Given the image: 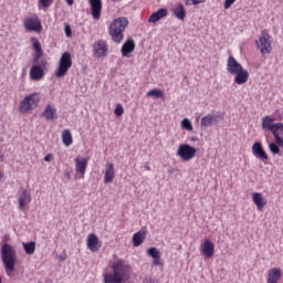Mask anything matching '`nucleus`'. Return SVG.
Masks as SVG:
<instances>
[{"label": "nucleus", "instance_id": "nucleus-1", "mask_svg": "<svg viewBox=\"0 0 283 283\" xmlns=\"http://www.w3.org/2000/svg\"><path fill=\"white\" fill-rule=\"evenodd\" d=\"M113 273L104 275V283H127L132 280V266L125 260L112 263Z\"/></svg>", "mask_w": 283, "mask_h": 283}, {"label": "nucleus", "instance_id": "nucleus-2", "mask_svg": "<svg viewBox=\"0 0 283 283\" xmlns=\"http://www.w3.org/2000/svg\"><path fill=\"white\" fill-rule=\"evenodd\" d=\"M227 72L230 76H234V83L237 85H244V83L249 81V71H247L233 55L228 57Z\"/></svg>", "mask_w": 283, "mask_h": 283}, {"label": "nucleus", "instance_id": "nucleus-3", "mask_svg": "<svg viewBox=\"0 0 283 283\" xmlns=\"http://www.w3.org/2000/svg\"><path fill=\"white\" fill-rule=\"evenodd\" d=\"M1 259L6 275L8 277H12L14 275V271H17V250L8 243L2 244Z\"/></svg>", "mask_w": 283, "mask_h": 283}, {"label": "nucleus", "instance_id": "nucleus-4", "mask_svg": "<svg viewBox=\"0 0 283 283\" xmlns=\"http://www.w3.org/2000/svg\"><path fill=\"white\" fill-rule=\"evenodd\" d=\"M127 25H129V20H127V18L125 17L117 18L111 23L108 33L111 34L114 43L123 42V40L125 39L123 32H125Z\"/></svg>", "mask_w": 283, "mask_h": 283}, {"label": "nucleus", "instance_id": "nucleus-5", "mask_svg": "<svg viewBox=\"0 0 283 283\" xmlns=\"http://www.w3.org/2000/svg\"><path fill=\"white\" fill-rule=\"evenodd\" d=\"M39 101H41L39 93L27 95L19 104L18 109L20 114H28V112H32L35 107L39 106Z\"/></svg>", "mask_w": 283, "mask_h": 283}, {"label": "nucleus", "instance_id": "nucleus-6", "mask_svg": "<svg viewBox=\"0 0 283 283\" xmlns=\"http://www.w3.org/2000/svg\"><path fill=\"white\" fill-rule=\"evenodd\" d=\"M273 40L269 31L263 30L259 40H256L255 45L260 53L264 56L265 54H271L273 46Z\"/></svg>", "mask_w": 283, "mask_h": 283}, {"label": "nucleus", "instance_id": "nucleus-7", "mask_svg": "<svg viewBox=\"0 0 283 283\" xmlns=\"http://www.w3.org/2000/svg\"><path fill=\"white\" fill-rule=\"evenodd\" d=\"M70 67H72V54L65 52L60 59L59 66L55 71V76L57 78H63V76L70 72Z\"/></svg>", "mask_w": 283, "mask_h": 283}, {"label": "nucleus", "instance_id": "nucleus-8", "mask_svg": "<svg viewBox=\"0 0 283 283\" xmlns=\"http://www.w3.org/2000/svg\"><path fill=\"white\" fill-rule=\"evenodd\" d=\"M197 151L198 150L189 144H181L178 147L177 156L185 163H189V160H193V158H196Z\"/></svg>", "mask_w": 283, "mask_h": 283}, {"label": "nucleus", "instance_id": "nucleus-9", "mask_svg": "<svg viewBox=\"0 0 283 283\" xmlns=\"http://www.w3.org/2000/svg\"><path fill=\"white\" fill-rule=\"evenodd\" d=\"M33 50L35 52L34 54V65H38V67H45L48 65V61L45 59L41 60V56H43V49L41 46V42L36 38H31Z\"/></svg>", "mask_w": 283, "mask_h": 283}, {"label": "nucleus", "instance_id": "nucleus-10", "mask_svg": "<svg viewBox=\"0 0 283 283\" xmlns=\"http://www.w3.org/2000/svg\"><path fill=\"white\" fill-rule=\"evenodd\" d=\"M23 25L25 30H29V32H41V30H43V25L41 24V19H39V15H32L24 19Z\"/></svg>", "mask_w": 283, "mask_h": 283}, {"label": "nucleus", "instance_id": "nucleus-11", "mask_svg": "<svg viewBox=\"0 0 283 283\" xmlns=\"http://www.w3.org/2000/svg\"><path fill=\"white\" fill-rule=\"evenodd\" d=\"M107 52H109V48L107 46V42L104 40H98L93 45V54L97 59H105L107 56Z\"/></svg>", "mask_w": 283, "mask_h": 283}, {"label": "nucleus", "instance_id": "nucleus-12", "mask_svg": "<svg viewBox=\"0 0 283 283\" xmlns=\"http://www.w3.org/2000/svg\"><path fill=\"white\" fill-rule=\"evenodd\" d=\"M88 4L91 7V14L95 21L101 19V11L103 10V1L102 0H88Z\"/></svg>", "mask_w": 283, "mask_h": 283}, {"label": "nucleus", "instance_id": "nucleus-13", "mask_svg": "<svg viewBox=\"0 0 283 283\" xmlns=\"http://www.w3.org/2000/svg\"><path fill=\"white\" fill-rule=\"evenodd\" d=\"M252 154L255 156V158L262 160L263 163L269 160V155H266V151L260 142H256L252 145Z\"/></svg>", "mask_w": 283, "mask_h": 283}, {"label": "nucleus", "instance_id": "nucleus-14", "mask_svg": "<svg viewBox=\"0 0 283 283\" xmlns=\"http://www.w3.org/2000/svg\"><path fill=\"white\" fill-rule=\"evenodd\" d=\"M201 253L202 255H206V258H213V254L216 253V244L209 239L205 240L201 244Z\"/></svg>", "mask_w": 283, "mask_h": 283}, {"label": "nucleus", "instance_id": "nucleus-15", "mask_svg": "<svg viewBox=\"0 0 283 283\" xmlns=\"http://www.w3.org/2000/svg\"><path fill=\"white\" fill-rule=\"evenodd\" d=\"M282 280V269L272 268L268 270L266 283H279Z\"/></svg>", "mask_w": 283, "mask_h": 283}, {"label": "nucleus", "instance_id": "nucleus-16", "mask_svg": "<svg viewBox=\"0 0 283 283\" xmlns=\"http://www.w3.org/2000/svg\"><path fill=\"white\" fill-rule=\"evenodd\" d=\"M261 127L264 132H273L275 127H277V123H275V118L268 115L262 117Z\"/></svg>", "mask_w": 283, "mask_h": 283}, {"label": "nucleus", "instance_id": "nucleus-17", "mask_svg": "<svg viewBox=\"0 0 283 283\" xmlns=\"http://www.w3.org/2000/svg\"><path fill=\"white\" fill-rule=\"evenodd\" d=\"M275 143L283 149V123H276L275 128L272 130Z\"/></svg>", "mask_w": 283, "mask_h": 283}, {"label": "nucleus", "instance_id": "nucleus-18", "mask_svg": "<svg viewBox=\"0 0 283 283\" xmlns=\"http://www.w3.org/2000/svg\"><path fill=\"white\" fill-rule=\"evenodd\" d=\"M87 249H90V251H92L93 253H96V251L101 249V241L98 240V237H96V234H88Z\"/></svg>", "mask_w": 283, "mask_h": 283}, {"label": "nucleus", "instance_id": "nucleus-19", "mask_svg": "<svg viewBox=\"0 0 283 283\" xmlns=\"http://www.w3.org/2000/svg\"><path fill=\"white\" fill-rule=\"evenodd\" d=\"M134 50H136V42H134V39L126 40L122 46V56L129 59V54H132Z\"/></svg>", "mask_w": 283, "mask_h": 283}, {"label": "nucleus", "instance_id": "nucleus-20", "mask_svg": "<svg viewBox=\"0 0 283 283\" xmlns=\"http://www.w3.org/2000/svg\"><path fill=\"white\" fill-rule=\"evenodd\" d=\"M115 176H116V171H114V164H112V163L106 164L105 172H104L105 185H109V182H114Z\"/></svg>", "mask_w": 283, "mask_h": 283}, {"label": "nucleus", "instance_id": "nucleus-21", "mask_svg": "<svg viewBox=\"0 0 283 283\" xmlns=\"http://www.w3.org/2000/svg\"><path fill=\"white\" fill-rule=\"evenodd\" d=\"M43 118L45 120H56L59 118V114L56 113V108H54L52 105H46L44 111L42 112Z\"/></svg>", "mask_w": 283, "mask_h": 283}, {"label": "nucleus", "instance_id": "nucleus-22", "mask_svg": "<svg viewBox=\"0 0 283 283\" xmlns=\"http://www.w3.org/2000/svg\"><path fill=\"white\" fill-rule=\"evenodd\" d=\"M18 202L20 211H23V209H25V206L32 202V196H30L28 190H23L21 196L18 198Z\"/></svg>", "mask_w": 283, "mask_h": 283}, {"label": "nucleus", "instance_id": "nucleus-23", "mask_svg": "<svg viewBox=\"0 0 283 283\" xmlns=\"http://www.w3.org/2000/svg\"><path fill=\"white\" fill-rule=\"evenodd\" d=\"M252 200L258 208V211H262L266 207V199L260 192L252 193Z\"/></svg>", "mask_w": 283, "mask_h": 283}, {"label": "nucleus", "instance_id": "nucleus-24", "mask_svg": "<svg viewBox=\"0 0 283 283\" xmlns=\"http://www.w3.org/2000/svg\"><path fill=\"white\" fill-rule=\"evenodd\" d=\"M147 239V230L142 229L133 235V244L134 247H140Z\"/></svg>", "mask_w": 283, "mask_h": 283}, {"label": "nucleus", "instance_id": "nucleus-25", "mask_svg": "<svg viewBox=\"0 0 283 283\" xmlns=\"http://www.w3.org/2000/svg\"><path fill=\"white\" fill-rule=\"evenodd\" d=\"M43 69L39 65H33L30 70V78L31 81H41L44 76Z\"/></svg>", "mask_w": 283, "mask_h": 283}, {"label": "nucleus", "instance_id": "nucleus-26", "mask_svg": "<svg viewBox=\"0 0 283 283\" xmlns=\"http://www.w3.org/2000/svg\"><path fill=\"white\" fill-rule=\"evenodd\" d=\"M87 170V158L75 159V171L82 175V178L85 176V171Z\"/></svg>", "mask_w": 283, "mask_h": 283}, {"label": "nucleus", "instance_id": "nucleus-27", "mask_svg": "<svg viewBox=\"0 0 283 283\" xmlns=\"http://www.w3.org/2000/svg\"><path fill=\"white\" fill-rule=\"evenodd\" d=\"M218 115L208 114L201 118V127H211V125H217Z\"/></svg>", "mask_w": 283, "mask_h": 283}, {"label": "nucleus", "instance_id": "nucleus-28", "mask_svg": "<svg viewBox=\"0 0 283 283\" xmlns=\"http://www.w3.org/2000/svg\"><path fill=\"white\" fill-rule=\"evenodd\" d=\"M176 19H179V21H185V18L187 17V12L185 11V6L182 3H179L172 10Z\"/></svg>", "mask_w": 283, "mask_h": 283}, {"label": "nucleus", "instance_id": "nucleus-29", "mask_svg": "<svg viewBox=\"0 0 283 283\" xmlns=\"http://www.w3.org/2000/svg\"><path fill=\"white\" fill-rule=\"evenodd\" d=\"M166 14L167 9H159L149 17L148 21L149 23H156L157 21H160V19L165 18Z\"/></svg>", "mask_w": 283, "mask_h": 283}, {"label": "nucleus", "instance_id": "nucleus-30", "mask_svg": "<svg viewBox=\"0 0 283 283\" xmlns=\"http://www.w3.org/2000/svg\"><path fill=\"white\" fill-rule=\"evenodd\" d=\"M22 247L27 255H34V252L36 251V242H22Z\"/></svg>", "mask_w": 283, "mask_h": 283}, {"label": "nucleus", "instance_id": "nucleus-31", "mask_svg": "<svg viewBox=\"0 0 283 283\" xmlns=\"http://www.w3.org/2000/svg\"><path fill=\"white\" fill-rule=\"evenodd\" d=\"M62 143L65 147H70L74 139L72 138V132L70 129H64L62 133Z\"/></svg>", "mask_w": 283, "mask_h": 283}, {"label": "nucleus", "instance_id": "nucleus-32", "mask_svg": "<svg viewBox=\"0 0 283 283\" xmlns=\"http://www.w3.org/2000/svg\"><path fill=\"white\" fill-rule=\"evenodd\" d=\"M146 96L154 98H165V92L160 88H153L146 93Z\"/></svg>", "mask_w": 283, "mask_h": 283}, {"label": "nucleus", "instance_id": "nucleus-33", "mask_svg": "<svg viewBox=\"0 0 283 283\" xmlns=\"http://www.w3.org/2000/svg\"><path fill=\"white\" fill-rule=\"evenodd\" d=\"M181 128L187 129V132H193V125L189 118H184L181 120Z\"/></svg>", "mask_w": 283, "mask_h": 283}, {"label": "nucleus", "instance_id": "nucleus-34", "mask_svg": "<svg viewBox=\"0 0 283 283\" xmlns=\"http://www.w3.org/2000/svg\"><path fill=\"white\" fill-rule=\"evenodd\" d=\"M147 255H149L154 260L155 258L160 256V250H158L157 248H149L147 250Z\"/></svg>", "mask_w": 283, "mask_h": 283}, {"label": "nucleus", "instance_id": "nucleus-35", "mask_svg": "<svg viewBox=\"0 0 283 283\" xmlns=\"http://www.w3.org/2000/svg\"><path fill=\"white\" fill-rule=\"evenodd\" d=\"M280 144H277V142L274 143H270L269 144V149L271 151V154H280Z\"/></svg>", "mask_w": 283, "mask_h": 283}, {"label": "nucleus", "instance_id": "nucleus-36", "mask_svg": "<svg viewBox=\"0 0 283 283\" xmlns=\"http://www.w3.org/2000/svg\"><path fill=\"white\" fill-rule=\"evenodd\" d=\"M125 113V108H123L122 104H117L115 107V116H123Z\"/></svg>", "mask_w": 283, "mask_h": 283}, {"label": "nucleus", "instance_id": "nucleus-37", "mask_svg": "<svg viewBox=\"0 0 283 283\" xmlns=\"http://www.w3.org/2000/svg\"><path fill=\"white\" fill-rule=\"evenodd\" d=\"M207 0H186V6H200V3H205Z\"/></svg>", "mask_w": 283, "mask_h": 283}, {"label": "nucleus", "instance_id": "nucleus-38", "mask_svg": "<svg viewBox=\"0 0 283 283\" xmlns=\"http://www.w3.org/2000/svg\"><path fill=\"white\" fill-rule=\"evenodd\" d=\"M39 6H41V8H50L52 6V0H39Z\"/></svg>", "mask_w": 283, "mask_h": 283}, {"label": "nucleus", "instance_id": "nucleus-39", "mask_svg": "<svg viewBox=\"0 0 283 283\" xmlns=\"http://www.w3.org/2000/svg\"><path fill=\"white\" fill-rule=\"evenodd\" d=\"M153 260H154L153 261L154 266H163V260L160 259V255Z\"/></svg>", "mask_w": 283, "mask_h": 283}, {"label": "nucleus", "instance_id": "nucleus-40", "mask_svg": "<svg viewBox=\"0 0 283 283\" xmlns=\"http://www.w3.org/2000/svg\"><path fill=\"white\" fill-rule=\"evenodd\" d=\"M64 32L67 38L72 36V27H70V24H66L64 28Z\"/></svg>", "mask_w": 283, "mask_h": 283}, {"label": "nucleus", "instance_id": "nucleus-41", "mask_svg": "<svg viewBox=\"0 0 283 283\" xmlns=\"http://www.w3.org/2000/svg\"><path fill=\"white\" fill-rule=\"evenodd\" d=\"M235 3V0H226L224 1V10H229V8H231V6Z\"/></svg>", "mask_w": 283, "mask_h": 283}, {"label": "nucleus", "instance_id": "nucleus-42", "mask_svg": "<svg viewBox=\"0 0 283 283\" xmlns=\"http://www.w3.org/2000/svg\"><path fill=\"white\" fill-rule=\"evenodd\" d=\"M143 283H156L154 281V279H151V276H145V279L143 280Z\"/></svg>", "mask_w": 283, "mask_h": 283}, {"label": "nucleus", "instance_id": "nucleus-43", "mask_svg": "<svg viewBox=\"0 0 283 283\" xmlns=\"http://www.w3.org/2000/svg\"><path fill=\"white\" fill-rule=\"evenodd\" d=\"M52 158H54V156L52 154H48L45 157H44V160L45 163H51L52 161Z\"/></svg>", "mask_w": 283, "mask_h": 283}, {"label": "nucleus", "instance_id": "nucleus-44", "mask_svg": "<svg viewBox=\"0 0 283 283\" xmlns=\"http://www.w3.org/2000/svg\"><path fill=\"white\" fill-rule=\"evenodd\" d=\"M67 6H74V0H66Z\"/></svg>", "mask_w": 283, "mask_h": 283}, {"label": "nucleus", "instance_id": "nucleus-45", "mask_svg": "<svg viewBox=\"0 0 283 283\" xmlns=\"http://www.w3.org/2000/svg\"><path fill=\"white\" fill-rule=\"evenodd\" d=\"M60 260H61V262H65V256L60 255Z\"/></svg>", "mask_w": 283, "mask_h": 283}, {"label": "nucleus", "instance_id": "nucleus-46", "mask_svg": "<svg viewBox=\"0 0 283 283\" xmlns=\"http://www.w3.org/2000/svg\"><path fill=\"white\" fill-rule=\"evenodd\" d=\"M0 163H3V155L0 154Z\"/></svg>", "mask_w": 283, "mask_h": 283}, {"label": "nucleus", "instance_id": "nucleus-47", "mask_svg": "<svg viewBox=\"0 0 283 283\" xmlns=\"http://www.w3.org/2000/svg\"><path fill=\"white\" fill-rule=\"evenodd\" d=\"M0 283H3V280L1 279V276H0Z\"/></svg>", "mask_w": 283, "mask_h": 283}]
</instances>
